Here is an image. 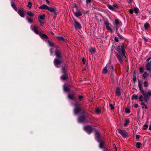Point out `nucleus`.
<instances>
[{"label": "nucleus", "instance_id": "f257e3e1", "mask_svg": "<svg viewBox=\"0 0 151 151\" xmlns=\"http://www.w3.org/2000/svg\"><path fill=\"white\" fill-rule=\"evenodd\" d=\"M116 50L119 53V54H116V56L119 61L121 63H122L123 61L122 58L126 57L125 54V50L124 49V46L122 45L121 46L118 47L116 49Z\"/></svg>", "mask_w": 151, "mask_h": 151}, {"label": "nucleus", "instance_id": "f03ea898", "mask_svg": "<svg viewBox=\"0 0 151 151\" xmlns=\"http://www.w3.org/2000/svg\"><path fill=\"white\" fill-rule=\"evenodd\" d=\"M138 86L140 92L144 96L145 101L147 103L149 99V96H151V92L150 91H148L147 94L145 93V91L143 90L142 84L141 83L140 81H138Z\"/></svg>", "mask_w": 151, "mask_h": 151}, {"label": "nucleus", "instance_id": "7ed1b4c3", "mask_svg": "<svg viewBox=\"0 0 151 151\" xmlns=\"http://www.w3.org/2000/svg\"><path fill=\"white\" fill-rule=\"evenodd\" d=\"M108 70L109 71L112 72L113 71V67L111 65V63H109L102 70V73L104 74H106Z\"/></svg>", "mask_w": 151, "mask_h": 151}, {"label": "nucleus", "instance_id": "20e7f679", "mask_svg": "<svg viewBox=\"0 0 151 151\" xmlns=\"http://www.w3.org/2000/svg\"><path fill=\"white\" fill-rule=\"evenodd\" d=\"M73 10L75 15L76 17H78L82 16V12L78 9L76 5L73 8Z\"/></svg>", "mask_w": 151, "mask_h": 151}, {"label": "nucleus", "instance_id": "39448f33", "mask_svg": "<svg viewBox=\"0 0 151 151\" xmlns=\"http://www.w3.org/2000/svg\"><path fill=\"white\" fill-rule=\"evenodd\" d=\"M147 63L146 65V70L149 72L151 71V58H149L147 60Z\"/></svg>", "mask_w": 151, "mask_h": 151}, {"label": "nucleus", "instance_id": "423d86ee", "mask_svg": "<svg viewBox=\"0 0 151 151\" xmlns=\"http://www.w3.org/2000/svg\"><path fill=\"white\" fill-rule=\"evenodd\" d=\"M75 107L74 109V112L75 114H78L81 112V110L80 106L77 104H75Z\"/></svg>", "mask_w": 151, "mask_h": 151}, {"label": "nucleus", "instance_id": "0eeeda50", "mask_svg": "<svg viewBox=\"0 0 151 151\" xmlns=\"http://www.w3.org/2000/svg\"><path fill=\"white\" fill-rule=\"evenodd\" d=\"M84 129L85 131L87 132L89 134L93 130L92 127L89 126L85 127Z\"/></svg>", "mask_w": 151, "mask_h": 151}, {"label": "nucleus", "instance_id": "6e6552de", "mask_svg": "<svg viewBox=\"0 0 151 151\" xmlns=\"http://www.w3.org/2000/svg\"><path fill=\"white\" fill-rule=\"evenodd\" d=\"M118 130L119 133L124 137H126L128 135L127 132L123 131L120 129H118Z\"/></svg>", "mask_w": 151, "mask_h": 151}, {"label": "nucleus", "instance_id": "1a4fd4ad", "mask_svg": "<svg viewBox=\"0 0 151 151\" xmlns=\"http://www.w3.org/2000/svg\"><path fill=\"white\" fill-rule=\"evenodd\" d=\"M104 23L106 26L107 29L110 32H113V30L111 28V24L109 23L107 21L105 22Z\"/></svg>", "mask_w": 151, "mask_h": 151}, {"label": "nucleus", "instance_id": "9d476101", "mask_svg": "<svg viewBox=\"0 0 151 151\" xmlns=\"http://www.w3.org/2000/svg\"><path fill=\"white\" fill-rule=\"evenodd\" d=\"M45 16L44 14L41 15L38 18V20L41 24H42L44 23V20Z\"/></svg>", "mask_w": 151, "mask_h": 151}, {"label": "nucleus", "instance_id": "9b49d317", "mask_svg": "<svg viewBox=\"0 0 151 151\" xmlns=\"http://www.w3.org/2000/svg\"><path fill=\"white\" fill-rule=\"evenodd\" d=\"M55 55L59 59H60L62 58V54L61 52L60 51L57 50L55 52Z\"/></svg>", "mask_w": 151, "mask_h": 151}, {"label": "nucleus", "instance_id": "f8f14e48", "mask_svg": "<svg viewBox=\"0 0 151 151\" xmlns=\"http://www.w3.org/2000/svg\"><path fill=\"white\" fill-rule=\"evenodd\" d=\"M62 60L59 59H55L54 60V64L55 66L57 67V65L60 64L62 63Z\"/></svg>", "mask_w": 151, "mask_h": 151}, {"label": "nucleus", "instance_id": "ddd939ff", "mask_svg": "<svg viewBox=\"0 0 151 151\" xmlns=\"http://www.w3.org/2000/svg\"><path fill=\"white\" fill-rule=\"evenodd\" d=\"M48 10L51 12L53 13L55 15H56L57 14V10L56 8L55 7H49Z\"/></svg>", "mask_w": 151, "mask_h": 151}, {"label": "nucleus", "instance_id": "4468645a", "mask_svg": "<svg viewBox=\"0 0 151 151\" xmlns=\"http://www.w3.org/2000/svg\"><path fill=\"white\" fill-rule=\"evenodd\" d=\"M86 117L85 115L80 116L78 119V122L80 123H83L85 122Z\"/></svg>", "mask_w": 151, "mask_h": 151}, {"label": "nucleus", "instance_id": "2eb2a0df", "mask_svg": "<svg viewBox=\"0 0 151 151\" xmlns=\"http://www.w3.org/2000/svg\"><path fill=\"white\" fill-rule=\"evenodd\" d=\"M74 26L76 29H80L81 28V24L78 22L75 21Z\"/></svg>", "mask_w": 151, "mask_h": 151}, {"label": "nucleus", "instance_id": "dca6fc26", "mask_svg": "<svg viewBox=\"0 0 151 151\" xmlns=\"http://www.w3.org/2000/svg\"><path fill=\"white\" fill-rule=\"evenodd\" d=\"M108 7L110 9L112 10H114L116 9L117 7V6L115 5H108Z\"/></svg>", "mask_w": 151, "mask_h": 151}, {"label": "nucleus", "instance_id": "f3484780", "mask_svg": "<svg viewBox=\"0 0 151 151\" xmlns=\"http://www.w3.org/2000/svg\"><path fill=\"white\" fill-rule=\"evenodd\" d=\"M17 12L21 17H24L25 12L23 10L19 9L18 10Z\"/></svg>", "mask_w": 151, "mask_h": 151}, {"label": "nucleus", "instance_id": "a211bd4d", "mask_svg": "<svg viewBox=\"0 0 151 151\" xmlns=\"http://www.w3.org/2000/svg\"><path fill=\"white\" fill-rule=\"evenodd\" d=\"M68 98L71 100H74L76 98V97L73 94H70L68 95Z\"/></svg>", "mask_w": 151, "mask_h": 151}, {"label": "nucleus", "instance_id": "6ab92c4d", "mask_svg": "<svg viewBox=\"0 0 151 151\" xmlns=\"http://www.w3.org/2000/svg\"><path fill=\"white\" fill-rule=\"evenodd\" d=\"M120 89L119 88L117 87L116 88V94L117 96H119L121 95Z\"/></svg>", "mask_w": 151, "mask_h": 151}, {"label": "nucleus", "instance_id": "aec40b11", "mask_svg": "<svg viewBox=\"0 0 151 151\" xmlns=\"http://www.w3.org/2000/svg\"><path fill=\"white\" fill-rule=\"evenodd\" d=\"M39 35L42 38V39H47L48 38V37L45 34H42L41 33H39Z\"/></svg>", "mask_w": 151, "mask_h": 151}, {"label": "nucleus", "instance_id": "412c9836", "mask_svg": "<svg viewBox=\"0 0 151 151\" xmlns=\"http://www.w3.org/2000/svg\"><path fill=\"white\" fill-rule=\"evenodd\" d=\"M61 78L63 80H65L68 79V76L66 73L64 74L61 77Z\"/></svg>", "mask_w": 151, "mask_h": 151}, {"label": "nucleus", "instance_id": "4be33fe9", "mask_svg": "<svg viewBox=\"0 0 151 151\" xmlns=\"http://www.w3.org/2000/svg\"><path fill=\"white\" fill-rule=\"evenodd\" d=\"M49 7L47 5L44 4H43L41 6L39 7L40 9H45L48 10Z\"/></svg>", "mask_w": 151, "mask_h": 151}, {"label": "nucleus", "instance_id": "5701e85b", "mask_svg": "<svg viewBox=\"0 0 151 151\" xmlns=\"http://www.w3.org/2000/svg\"><path fill=\"white\" fill-rule=\"evenodd\" d=\"M32 30L36 34H39L37 29L36 27H33L32 28Z\"/></svg>", "mask_w": 151, "mask_h": 151}, {"label": "nucleus", "instance_id": "b1692460", "mask_svg": "<svg viewBox=\"0 0 151 151\" xmlns=\"http://www.w3.org/2000/svg\"><path fill=\"white\" fill-rule=\"evenodd\" d=\"M98 141L99 143V147L101 148H103V146L104 144L103 142L101 140H99Z\"/></svg>", "mask_w": 151, "mask_h": 151}, {"label": "nucleus", "instance_id": "393cba45", "mask_svg": "<svg viewBox=\"0 0 151 151\" xmlns=\"http://www.w3.org/2000/svg\"><path fill=\"white\" fill-rule=\"evenodd\" d=\"M27 19L29 22L30 23H32L33 22L32 18L27 17Z\"/></svg>", "mask_w": 151, "mask_h": 151}, {"label": "nucleus", "instance_id": "a878e982", "mask_svg": "<svg viewBox=\"0 0 151 151\" xmlns=\"http://www.w3.org/2000/svg\"><path fill=\"white\" fill-rule=\"evenodd\" d=\"M95 136L96 137L97 139V141L99 140H100L99 139L100 138V136H99V132H96L95 133Z\"/></svg>", "mask_w": 151, "mask_h": 151}, {"label": "nucleus", "instance_id": "bb28decb", "mask_svg": "<svg viewBox=\"0 0 151 151\" xmlns=\"http://www.w3.org/2000/svg\"><path fill=\"white\" fill-rule=\"evenodd\" d=\"M27 14L30 17H33L34 15V14L30 11H29L27 12Z\"/></svg>", "mask_w": 151, "mask_h": 151}, {"label": "nucleus", "instance_id": "cd10ccee", "mask_svg": "<svg viewBox=\"0 0 151 151\" xmlns=\"http://www.w3.org/2000/svg\"><path fill=\"white\" fill-rule=\"evenodd\" d=\"M48 43L50 47H53L54 46V44L52 42L48 40Z\"/></svg>", "mask_w": 151, "mask_h": 151}, {"label": "nucleus", "instance_id": "c85d7f7f", "mask_svg": "<svg viewBox=\"0 0 151 151\" xmlns=\"http://www.w3.org/2000/svg\"><path fill=\"white\" fill-rule=\"evenodd\" d=\"M141 104L142 105V108L143 109V108H145L146 109H147V106L145 103H144L143 102H142L141 103Z\"/></svg>", "mask_w": 151, "mask_h": 151}, {"label": "nucleus", "instance_id": "c756f323", "mask_svg": "<svg viewBox=\"0 0 151 151\" xmlns=\"http://www.w3.org/2000/svg\"><path fill=\"white\" fill-rule=\"evenodd\" d=\"M121 21L118 19H116L115 21V23L116 26H118L120 23Z\"/></svg>", "mask_w": 151, "mask_h": 151}, {"label": "nucleus", "instance_id": "7c9ffc66", "mask_svg": "<svg viewBox=\"0 0 151 151\" xmlns=\"http://www.w3.org/2000/svg\"><path fill=\"white\" fill-rule=\"evenodd\" d=\"M137 97L138 96L137 95H133L131 99L132 100H134V99L136 100L137 99Z\"/></svg>", "mask_w": 151, "mask_h": 151}, {"label": "nucleus", "instance_id": "2f4dec72", "mask_svg": "<svg viewBox=\"0 0 151 151\" xmlns=\"http://www.w3.org/2000/svg\"><path fill=\"white\" fill-rule=\"evenodd\" d=\"M148 76L147 72H145L144 74L142 75V76L145 79Z\"/></svg>", "mask_w": 151, "mask_h": 151}, {"label": "nucleus", "instance_id": "473e14b6", "mask_svg": "<svg viewBox=\"0 0 151 151\" xmlns=\"http://www.w3.org/2000/svg\"><path fill=\"white\" fill-rule=\"evenodd\" d=\"M89 51L91 53H93L95 52V50L94 48H91L89 50Z\"/></svg>", "mask_w": 151, "mask_h": 151}, {"label": "nucleus", "instance_id": "72a5a7b5", "mask_svg": "<svg viewBox=\"0 0 151 151\" xmlns=\"http://www.w3.org/2000/svg\"><path fill=\"white\" fill-rule=\"evenodd\" d=\"M137 79L135 76V73H134L133 76V81L134 82H135L136 81Z\"/></svg>", "mask_w": 151, "mask_h": 151}, {"label": "nucleus", "instance_id": "f704fd0d", "mask_svg": "<svg viewBox=\"0 0 151 151\" xmlns=\"http://www.w3.org/2000/svg\"><path fill=\"white\" fill-rule=\"evenodd\" d=\"M56 38L59 40L64 41V38L62 36H57Z\"/></svg>", "mask_w": 151, "mask_h": 151}, {"label": "nucleus", "instance_id": "c9c22d12", "mask_svg": "<svg viewBox=\"0 0 151 151\" xmlns=\"http://www.w3.org/2000/svg\"><path fill=\"white\" fill-rule=\"evenodd\" d=\"M70 88L67 86H64V91L65 92H68Z\"/></svg>", "mask_w": 151, "mask_h": 151}, {"label": "nucleus", "instance_id": "e433bc0d", "mask_svg": "<svg viewBox=\"0 0 151 151\" xmlns=\"http://www.w3.org/2000/svg\"><path fill=\"white\" fill-rule=\"evenodd\" d=\"M101 111V110L98 108H96L95 109V112L97 114H99Z\"/></svg>", "mask_w": 151, "mask_h": 151}, {"label": "nucleus", "instance_id": "4c0bfd02", "mask_svg": "<svg viewBox=\"0 0 151 151\" xmlns=\"http://www.w3.org/2000/svg\"><path fill=\"white\" fill-rule=\"evenodd\" d=\"M149 24L148 23H145L144 25V29H147L148 27Z\"/></svg>", "mask_w": 151, "mask_h": 151}, {"label": "nucleus", "instance_id": "58836bf2", "mask_svg": "<svg viewBox=\"0 0 151 151\" xmlns=\"http://www.w3.org/2000/svg\"><path fill=\"white\" fill-rule=\"evenodd\" d=\"M141 145V143L140 142H137L136 144V147L139 148L140 147V145Z\"/></svg>", "mask_w": 151, "mask_h": 151}, {"label": "nucleus", "instance_id": "ea45409f", "mask_svg": "<svg viewBox=\"0 0 151 151\" xmlns=\"http://www.w3.org/2000/svg\"><path fill=\"white\" fill-rule=\"evenodd\" d=\"M144 87H146L148 86L147 82V81H145L144 83Z\"/></svg>", "mask_w": 151, "mask_h": 151}, {"label": "nucleus", "instance_id": "a19ab883", "mask_svg": "<svg viewBox=\"0 0 151 151\" xmlns=\"http://www.w3.org/2000/svg\"><path fill=\"white\" fill-rule=\"evenodd\" d=\"M62 72L64 74L66 73L67 71L65 69L64 67H62Z\"/></svg>", "mask_w": 151, "mask_h": 151}, {"label": "nucleus", "instance_id": "79ce46f5", "mask_svg": "<svg viewBox=\"0 0 151 151\" xmlns=\"http://www.w3.org/2000/svg\"><path fill=\"white\" fill-rule=\"evenodd\" d=\"M139 101H143V96L142 95H141L139 97Z\"/></svg>", "mask_w": 151, "mask_h": 151}, {"label": "nucleus", "instance_id": "37998d69", "mask_svg": "<svg viewBox=\"0 0 151 151\" xmlns=\"http://www.w3.org/2000/svg\"><path fill=\"white\" fill-rule=\"evenodd\" d=\"M129 120H127L125 122L124 124V126L125 127L127 126V125L129 123Z\"/></svg>", "mask_w": 151, "mask_h": 151}, {"label": "nucleus", "instance_id": "c03bdc74", "mask_svg": "<svg viewBox=\"0 0 151 151\" xmlns=\"http://www.w3.org/2000/svg\"><path fill=\"white\" fill-rule=\"evenodd\" d=\"M93 8L94 9H98V10L100 11L101 10V8H98V7L97 6L94 5H93Z\"/></svg>", "mask_w": 151, "mask_h": 151}, {"label": "nucleus", "instance_id": "a18cd8bd", "mask_svg": "<svg viewBox=\"0 0 151 151\" xmlns=\"http://www.w3.org/2000/svg\"><path fill=\"white\" fill-rule=\"evenodd\" d=\"M134 11L135 12L136 14H137L139 12V10L137 8H134Z\"/></svg>", "mask_w": 151, "mask_h": 151}, {"label": "nucleus", "instance_id": "49530a36", "mask_svg": "<svg viewBox=\"0 0 151 151\" xmlns=\"http://www.w3.org/2000/svg\"><path fill=\"white\" fill-rule=\"evenodd\" d=\"M32 3L31 2H29L28 3V5L27 6L28 7V8L29 9H30L31 8L32 6Z\"/></svg>", "mask_w": 151, "mask_h": 151}, {"label": "nucleus", "instance_id": "de8ad7c7", "mask_svg": "<svg viewBox=\"0 0 151 151\" xmlns=\"http://www.w3.org/2000/svg\"><path fill=\"white\" fill-rule=\"evenodd\" d=\"M12 6L15 11L17 10V8L15 6V5L14 4H12Z\"/></svg>", "mask_w": 151, "mask_h": 151}, {"label": "nucleus", "instance_id": "09e8293b", "mask_svg": "<svg viewBox=\"0 0 151 151\" xmlns=\"http://www.w3.org/2000/svg\"><path fill=\"white\" fill-rule=\"evenodd\" d=\"M109 106L110 107H111V109H114V107L112 104H110L109 105Z\"/></svg>", "mask_w": 151, "mask_h": 151}, {"label": "nucleus", "instance_id": "8fccbe9b", "mask_svg": "<svg viewBox=\"0 0 151 151\" xmlns=\"http://www.w3.org/2000/svg\"><path fill=\"white\" fill-rule=\"evenodd\" d=\"M125 112L126 113H129L130 112V110L129 109H126Z\"/></svg>", "mask_w": 151, "mask_h": 151}, {"label": "nucleus", "instance_id": "3c124183", "mask_svg": "<svg viewBox=\"0 0 151 151\" xmlns=\"http://www.w3.org/2000/svg\"><path fill=\"white\" fill-rule=\"evenodd\" d=\"M148 126V125L146 124H145L144 125V128L143 129H146L147 128Z\"/></svg>", "mask_w": 151, "mask_h": 151}, {"label": "nucleus", "instance_id": "603ef678", "mask_svg": "<svg viewBox=\"0 0 151 151\" xmlns=\"http://www.w3.org/2000/svg\"><path fill=\"white\" fill-rule=\"evenodd\" d=\"M140 72L141 73H142L143 71V69L142 68H141L139 69Z\"/></svg>", "mask_w": 151, "mask_h": 151}, {"label": "nucleus", "instance_id": "864d4df0", "mask_svg": "<svg viewBox=\"0 0 151 151\" xmlns=\"http://www.w3.org/2000/svg\"><path fill=\"white\" fill-rule=\"evenodd\" d=\"M129 12L131 14H132L133 12V10L132 9H130L129 10Z\"/></svg>", "mask_w": 151, "mask_h": 151}, {"label": "nucleus", "instance_id": "5fc2aeb1", "mask_svg": "<svg viewBox=\"0 0 151 151\" xmlns=\"http://www.w3.org/2000/svg\"><path fill=\"white\" fill-rule=\"evenodd\" d=\"M85 60H86V59L84 58H82V61L84 64L85 63Z\"/></svg>", "mask_w": 151, "mask_h": 151}, {"label": "nucleus", "instance_id": "6e6d98bb", "mask_svg": "<svg viewBox=\"0 0 151 151\" xmlns=\"http://www.w3.org/2000/svg\"><path fill=\"white\" fill-rule=\"evenodd\" d=\"M83 98V96H79L78 97V98L79 100H81Z\"/></svg>", "mask_w": 151, "mask_h": 151}, {"label": "nucleus", "instance_id": "4d7b16f0", "mask_svg": "<svg viewBox=\"0 0 151 151\" xmlns=\"http://www.w3.org/2000/svg\"><path fill=\"white\" fill-rule=\"evenodd\" d=\"M139 137H140V136L139 135H137L136 136V138L137 139H139Z\"/></svg>", "mask_w": 151, "mask_h": 151}, {"label": "nucleus", "instance_id": "13d9d810", "mask_svg": "<svg viewBox=\"0 0 151 151\" xmlns=\"http://www.w3.org/2000/svg\"><path fill=\"white\" fill-rule=\"evenodd\" d=\"M86 2L87 3H91V0H86Z\"/></svg>", "mask_w": 151, "mask_h": 151}, {"label": "nucleus", "instance_id": "bf43d9fd", "mask_svg": "<svg viewBox=\"0 0 151 151\" xmlns=\"http://www.w3.org/2000/svg\"><path fill=\"white\" fill-rule=\"evenodd\" d=\"M114 40L116 42H118V39L116 37H115Z\"/></svg>", "mask_w": 151, "mask_h": 151}, {"label": "nucleus", "instance_id": "052dcab7", "mask_svg": "<svg viewBox=\"0 0 151 151\" xmlns=\"http://www.w3.org/2000/svg\"><path fill=\"white\" fill-rule=\"evenodd\" d=\"M144 40L145 42H147L148 41V40L145 37H144Z\"/></svg>", "mask_w": 151, "mask_h": 151}, {"label": "nucleus", "instance_id": "680f3d73", "mask_svg": "<svg viewBox=\"0 0 151 151\" xmlns=\"http://www.w3.org/2000/svg\"><path fill=\"white\" fill-rule=\"evenodd\" d=\"M138 104H135L134 106L135 107L137 108L138 107Z\"/></svg>", "mask_w": 151, "mask_h": 151}, {"label": "nucleus", "instance_id": "e2e57ef3", "mask_svg": "<svg viewBox=\"0 0 151 151\" xmlns=\"http://www.w3.org/2000/svg\"><path fill=\"white\" fill-rule=\"evenodd\" d=\"M53 49L52 48H51L50 50V52L52 53H53Z\"/></svg>", "mask_w": 151, "mask_h": 151}, {"label": "nucleus", "instance_id": "0e129e2a", "mask_svg": "<svg viewBox=\"0 0 151 151\" xmlns=\"http://www.w3.org/2000/svg\"><path fill=\"white\" fill-rule=\"evenodd\" d=\"M149 129L150 130H151V125L149 126Z\"/></svg>", "mask_w": 151, "mask_h": 151}, {"label": "nucleus", "instance_id": "69168bd1", "mask_svg": "<svg viewBox=\"0 0 151 151\" xmlns=\"http://www.w3.org/2000/svg\"><path fill=\"white\" fill-rule=\"evenodd\" d=\"M46 1L48 3H50V2L48 0H46Z\"/></svg>", "mask_w": 151, "mask_h": 151}, {"label": "nucleus", "instance_id": "338daca9", "mask_svg": "<svg viewBox=\"0 0 151 151\" xmlns=\"http://www.w3.org/2000/svg\"><path fill=\"white\" fill-rule=\"evenodd\" d=\"M82 113L83 114H85L84 111H82Z\"/></svg>", "mask_w": 151, "mask_h": 151}, {"label": "nucleus", "instance_id": "774afa93", "mask_svg": "<svg viewBox=\"0 0 151 151\" xmlns=\"http://www.w3.org/2000/svg\"><path fill=\"white\" fill-rule=\"evenodd\" d=\"M52 33V35H54V34L53 33H52H52Z\"/></svg>", "mask_w": 151, "mask_h": 151}]
</instances>
